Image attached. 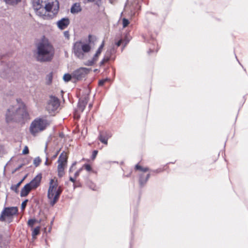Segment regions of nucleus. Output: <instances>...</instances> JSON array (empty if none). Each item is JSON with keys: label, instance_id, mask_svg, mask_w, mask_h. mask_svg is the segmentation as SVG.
Returning a JSON list of instances; mask_svg holds the SVG:
<instances>
[{"label": "nucleus", "instance_id": "nucleus-21", "mask_svg": "<svg viewBox=\"0 0 248 248\" xmlns=\"http://www.w3.org/2000/svg\"><path fill=\"white\" fill-rule=\"evenodd\" d=\"M21 0H2L8 5L15 6L19 3Z\"/></svg>", "mask_w": 248, "mask_h": 248}, {"label": "nucleus", "instance_id": "nucleus-8", "mask_svg": "<svg viewBox=\"0 0 248 248\" xmlns=\"http://www.w3.org/2000/svg\"><path fill=\"white\" fill-rule=\"evenodd\" d=\"M135 169L137 170H140L141 171V173L139 174V184L140 187H143L146 184L148 179L150 177V174L148 173L145 174L146 172L149 170V168L147 167L143 168L138 164L135 166Z\"/></svg>", "mask_w": 248, "mask_h": 248}, {"label": "nucleus", "instance_id": "nucleus-42", "mask_svg": "<svg viewBox=\"0 0 248 248\" xmlns=\"http://www.w3.org/2000/svg\"><path fill=\"white\" fill-rule=\"evenodd\" d=\"M104 63H105V62L101 61L100 62V66H102V65H104Z\"/></svg>", "mask_w": 248, "mask_h": 248}, {"label": "nucleus", "instance_id": "nucleus-39", "mask_svg": "<svg viewBox=\"0 0 248 248\" xmlns=\"http://www.w3.org/2000/svg\"><path fill=\"white\" fill-rule=\"evenodd\" d=\"M51 80H52V76L51 75H49L48 76V81H49V83H50L51 82Z\"/></svg>", "mask_w": 248, "mask_h": 248}, {"label": "nucleus", "instance_id": "nucleus-45", "mask_svg": "<svg viewBox=\"0 0 248 248\" xmlns=\"http://www.w3.org/2000/svg\"><path fill=\"white\" fill-rule=\"evenodd\" d=\"M94 0H87L88 2H93Z\"/></svg>", "mask_w": 248, "mask_h": 248}, {"label": "nucleus", "instance_id": "nucleus-37", "mask_svg": "<svg viewBox=\"0 0 248 248\" xmlns=\"http://www.w3.org/2000/svg\"><path fill=\"white\" fill-rule=\"evenodd\" d=\"M121 43H122V40H120L116 43V45L117 46H119L121 45Z\"/></svg>", "mask_w": 248, "mask_h": 248}, {"label": "nucleus", "instance_id": "nucleus-23", "mask_svg": "<svg viewBox=\"0 0 248 248\" xmlns=\"http://www.w3.org/2000/svg\"><path fill=\"white\" fill-rule=\"evenodd\" d=\"M41 162V159L39 157H35L33 160V164L35 167H38Z\"/></svg>", "mask_w": 248, "mask_h": 248}, {"label": "nucleus", "instance_id": "nucleus-24", "mask_svg": "<svg viewBox=\"0 0 248 248\" xmlns=\"http://www.w3.org/2000/svg\"><path fill=\"white\" fill-rule=\"evenodd\" d=\"M24 178H23V179H22L20 182H19L16 185H15V186H13L11 187V188L15 190L16 192H17V188H18V187L20 186V185H21V184L22 183V182L23 181Z\"/></svg>", "mask_w": 248, "mask_h": 248}, {"label": "nucleus", "instance_id": "nucleus-10", "mask_svg": "<svg viewBox=\"0 0 248 248\" xmlns=\"http://www.w3.org/2000/svg\"><path fill=\"white\" fill-rule=\"evenodd\" d=\"M90 69L85 67H81L73 73V77L77 80H81L89 73Z\"/></svg>", "mask_w": 248, "mask_h": 248}, {"label": "nucleus", "instance_id": "nucleus-17", "mask_svg": "<svg viewBox=\"0 0 248 248\" xmlns=\"http://www.w3.org/2000/svg\"><path fill=\"white\" fill-rule=\"evenodd\" d=\"M115 51L116 50L114 48V47H111L107 49L105 53V55H106L107 57L109 58L110 60H114L115 58H113L112 56L113 54L115 53Z\"/></svg>", "mask_w": 248, "mask_h": 248}, {"label": "nucleus", "instance_id": "nucleus-44", "mask_svg": "<svg viewBox=\"0 0 248 248\" xmlns=\"http://www.w3.org/2000/svg\"><path fill=\"white\" fill-rule=\"evenodd\" d=\"M58 153H59V152H57V153L56 154H55V155L53 156L54 158H55V157H56L57 156V155L58 154Z\"/></svg>", "mask_w": 248, "mask_h": 248}, {"label": "nucleus", "instance_id": "nucleus-6", "mask_svg": "<svg viewBox=\"0 0 248 248\" xmlns=\"http://www.w3.org/2000/svg\"><path fill=\"white\" fill-rule=\"evenodd\" d=\"M48 121L45 119L36 118L31 124L30 127L31 133L35 136L37 133L43 131L49 125Z\"/></svg>", "mask_w": 248, "mask_h": 248}, {"label": "nucleus", "instance_id": "nucleus-32", "mask_svg": "<svg viewBox=\"0 0 248 248\" xmlns=\"http://www.w3.org/2000/svg\"><path fill=\"white\" fill-rule=\"evenodd\" d=\"M28 201V200H25L24 201H23L22 202V204H21V209L22 210L24 209L26 207Z\"/></svg>", "mask_w": 248, "mask_h": 248}, {"label": "nucleus", "instance_id": "nucleus-35", "mask_svg": "<svg viewBox=\"0 0 248 248\" xmlns=\"http://www.w3.org/2000/svg\"><path fill=\"white\" fill-rule=\"evenodd\" d=\"M82 170V168H80L75 172V178H77L79 175V173Z\"/></svg>", "mask_w": 248, "mask_h": 248}, {"label": "nucleus", "instance_id": "nucleus-12", "mask_svg": "<svg viewBox=\"0 0 248 248\" xmlns=\"http://www.w3.org/2000/svg\"><path fill=\"white\" fill-rule=\"evenodd\" d=\"M58 28L60 30L66 28L70 24V20L68 17H64L57 22Z\"/></svg>", "mask_w": 248, "mask_h": 248}, {"label": "nucleus", "instance_id": "nucleus-25", "mask_svg": "<svg viewBox=\"0 0 248 248\" xmlns=\"http://www.w3.org/2000/svg\"><path fill=\"white\" fill-rule=\"evenodd\" d=\"M36 222V220L35 219H30L28 221V225L30 227H32L34 223Z\"/></svg>", "mask_w": 248, "mask_h": 248}, {"label": "nucleus", "instance_id": "nucleus-5", "mask_svg": "<svg viewBox=\"0 0 248 248\" xmlns=\"http://www.w3.org/2000/svg\"><path fill=\"white\" fill-rule=\"evenodd\" d=\"M62 192L60 187H58L57 181L51 179L49 182V188L47 191V198L49 204L53 206L58 201L60 196Z\"/></svg>", "mask_w": 248, "mask_h": 248}, {"label": "nucleus", "instance_id": "nucleus-26", "mask_svg": "<svg viewBox=\"0 0 248 248\" xmlns=\"http://www.w3.org/2000/svg\"><path fill=\"white\" fill-rule=\"evenodd\" d=\"M71 78V76L69 74H65L63 77V80L66 82H68L70 80Z\"/></svg>", "mask_w": 248, "mask_h": 248}, {"label": "nucleus", "instance_id": "nucleus-7", "mask_svg": "<svg viewBox=\"0 0 248 248\" xmlns=\"http://www.w3.org/2000/svg\"><path fill=\"white\" fill-rule=\"evenodd\" d=\"M18 212L16 207H5L1 213L0 221L10 223L13 221V216Z\"/></svg>", "mask_w": 248, "mask_h": 248}, {"label": "nucleus", "instance_id": "nucleus-40", "mask_svg": "<svg viewBox=\"0 0 248 248\" xmlns=\"http://www.w3.org/2000/svg\"><path fill=\"white\" fill-rule=\"evenodd\" d=\"M45 165H48V158H46V161L45 162Z\"/></svg>", "mask_w": 248, "mask_h": 248}, {"label": "nucleus", "instance_id": "nucleus-22", "mask_svg": "<svg viewBox=\"0 0 248 248\" xmlns=\"http://www.w3.org/2000/svg\"><path fill=\"white\" fill-rule=\"evenodd\" d=\"M40 227H37L35 228L32 232V236L34 238L36 235H37L40 232Z\"/></svg>", "mask_w": 248, "mask_h": 248}, {"label": "nucleus", "instance_id": "nucleus-9", "mask_svg": "<svg viewBox=\"0 0 248 248\" xmlns=\"http://www.w3.org/2000/svg\"><path fill=\"white\" fill-rule=\"evenodd\" d=\"M60 105L59 99L57 97L51 95L46 106V109L50 113L54 112L58 108Z\"/></svg>", "mask_w": 248, "mask_h": 248}, {"label": "nucleus", "instance_id": "nucleus-13", "mask_svg": "<svg viewBox=\"0 0 248 248\" xmlns=\"http://www.w3.org/2000/svg\"><path fill=\"white\" fill-rule=\"evenodd\" d=\"M88 95H84L79 99L78 104V108L79 110L83 112L88 102Z\"/></svg>", "mask_w": 248, "mask_h": 248}, {"label": "nucleus", "instance_id": "nucleus-19", "mask_svg": "<svg viewBox=\"0 0 248 248\" xmlns=\"http://www.w3.org/2000/svg\"><path fill=\"white\" fill-rule=\"evenodd\" d=\"M66 165L58 163L57 170H58V175L60 177H62L63 176L64 174V167Z\"/></svg>", "mask_w": 248, "mask_h": 248}, {"label": "nucleus", "instance_id": "nucleus-20", "mask_svg": "<svg viewBox=\"0 0 248 248\" xmlns=\"http://www.w3.org/2000/svg\"><path fill=\"white\" fill-rule=\"evenodd\" d=\"M104 45H105V41H103L102 42V44L99 46V48L97 49V51H96V53H95V54L93 56L94 60H98V57H99V55H100V54L102 51V49L104 46Z\"/></svg>", "mask_w": 248, "mask_h": 248}, {"label": "nucleus", "instance_id": "nucleus-34", "mask_svg": "<svg viewBox=\"0 0 248 248\" xmlns=\"http://www.w3.org/2000/svg\"><path fill=\"white\" fill-rule=\"evenodd\" d=\"M109 60H110L109 58H108L106 55H104V58L102 60V61L106 63L108 62Z\"/></svg>", "mask_w": 248, "mask_h": 248}, {"label": "nucleus", "instance_id": "nucleus-27", "mask_svg": "<svg viewBox=\"0 0 248 248\" xmlns=\"http://www.w3.org/2000/svg\"><path fill=\"white\" fill-rule=\"evenodd\" d=\"M81 168H85L88 171H91L92 170L91 166L89 164H84Z\"/></svg>", "mask_w": 248, "mask_h": 248}, {"label": "nucleus", "instance_id": "nucleus-43", "mask_svg": "<svg viewBox=\"0 0 248 248\" xmlns=\"http://www.w3.org/2000/svg\"><path fill=\"white\" fill-rule=\"evenodd\" d=\"M64 35H65V36L68 35V31H65L64 32Z\"/></svg>", "mask_w": 248, "mask_h": 248}, {"label": "nucleus", "instance_id": "nucleus-15", "mask_svg": "<svg viewBox=\"0 0 248 248\" xmlns=\"http://www.w3.org/2000/svg\"><path fill=\"white\" fill-rule=\"evenodd\" d=\"M32 188L30 186L29 184H27L21 189L20 192L21 197L27 196Z\"/></svg>", "mask_w": 248, "mask_h": 248}, {"label": "nucleus", "instance_id": "nucleus-46", "mask_svg": "<svg viewBox=\"0 0 248 248\" xmlns=\"http://www.w3.org/2000/svg\"><path fill=\"white\" fill-rule=\"evenodd\" d=\"M92 106V104H90L89 105V107H91Z\"/></svg>", "mask_w": 248, "mask_h": 248}, {"label": "nucleus", "instance_id": "nucleus-41", "mask_svg": "<svg viewBox=\"0 0 248 248\" xmlns=\"http://www.w3.org/2000/svg\"><path fill=\"white\" fill-rule=\"evenodd\" d=\"M104 63H105V62L101 61L100 62V66H102V65H104Z\"/></svg>", "mask_w": 248, "mask_h": 248}, {"label": "nucleus", "instance_id": "nucleus-18", "mask_svg": "<svg viewBox=\"0 0 248 248\" xmlns=\"http://www.w3.org/2000/svg\"><path fill=\"white\" fill-rule=\"evenodd\" d=\"M81 11V8L79 3H75L71 8V12L73 14L78 13Z\"/></svg>", "mask_w": 248, "mask_h": 248}, {"label": "nucleus", "instance_id": "nucleus-2", "mask_svg": "<svg viewBox=\"0 0 248 248\" xmlns=\"http://www.w3.org/2000/svg\"><path fill=\"white\" fill-rule=\"evenodd\" d=\"M27 116L25 106L20 99H16V104L11 106L5 114L7 123L21 122Z\"/></svg>", "mask_w": 248, "mask_h": 248}, {"label": "nucleus", "instance_id": "nucleus-16", "mask_svg": "<svg viewBox=\"0 0 248 248\" xmlns=\"http://www.w3.org/2000/svg\"><path fill=\"white\" fill-rule=\"evenodd\" d=\"M67 162V157L66 154L63 152L59 157L58 163L59 164L66 165Z\"/></svg>", "mask_w": 248, "mask_h": 248}, {"label": "nucleus", "instance_id": "nucleus-30", "mask_svg": "<svg viewBox=\"0 0 248 248\" xmlns=\"http://www.w3.org/2000/svg\"><path fill=\"white\" fill-rule=\"evenodd\" d=\"M108 80V78H106V79H102V80H100L98 82V85L99 86H103L104 83Z\"/></svg>", "mask_w": 248, "mask_h": 248}, {"label": "nucleus", "instance_id": "nucleus-4", "mask_svg": "<svg viewBox=\"0 0 248 248\" xmlns=\"http://www.w3.org/2000/svg\"><path fill=\"white\" fill-rule=\"evenodd\" d=\"M95 40V37L89 35L88 36L89 43H85L82 41L75 42L73 46V52L75 55L80 59H83L84 53L89 52L91 49V46L89 44Z\"/></svg>", "mask_w": 248, "mask_h": 248}, {"label": "nucleus", "instance_id": "nucleus-14", "mask_svg": "<svg viewBox=\"0 0 248 248\" xmlns=\"http://www.w3.org/2000/svg\"><path fill=\"white\" fill-rule=\"evenodd\" d=\"M41 179V174L37 175L29 183H28V184H29L32 189H35L39 186Z\"/></svg>", "mask_w": 248, "mask_h": 248}, {"label": "nucleus", "instance_id": "nucleus-29", "mask_svg": "<svg viewBox=\"0 0 248 248\" xmlns=\"http://www.w3.org/2000/svg\"><path fill=\"white\" fill-rule=\"evenodd\" d=\"M97 61V60H94V57H93L92 60L88 61L87 65L89 66L93 65Z\"/></svg>", "mask_w": 248, "mask_h": 248}, {"label": "nucleus", "instance_id": "nucleus-31", "mask_svg": "<svg viewBox=\"0 0 248 248\" xmlns=\"http://www.w3.org/2000/svg\"><path fill=\"white\" fill-rule=\"evenodd\" d=\"M29 151L28 147L27 146H26L22 151V154L26 155V154H28L29 153Z\"/></svg>", "mask_w": 248, "mask_h": 248}, {"label": "nucleus", "instance_id": "nucleus-3", "mask_svg": "<svg viewBox=\"0 0 248 248\" xmlns=\"http://www.w3.org/2000/svg\"><path fill=\"white\" fill-rule=\"evenodd\" d=\"M32 5L36 14L40 16H45L46 12L57 14L59 10L57 0H32Z\"/></svg>", "mask_w": 248, "mask_h": 248}, {"label": "nucleus", "instance_id": "nucleus-1", "mask_svg": "<svg viewBox=\"0 0 248 248\" xmlns=\"http://www.w3.org/2000/svg\"><path fill=\"white\" fill-rule=\"evenodd\" d=\"M55 49L48 41L44 38L36 45V59L40 62H50L53 58Z\"/></svg>", "mask_w": 248, "mask_h": 248}, {"label": "nucleus", "instance_id": "nucleus-28", "mask_svg": "<svg viewBox=\"0 0 248 248\" xmlns=\"http://www.w3.org/2000/svg\"><path fill=\"white\" fill-rule=\"evenodd\" d=\"M129 22L128 19L126 18H123V26L124 28H125L128 24Z\"/></svg>", "mask_w": 248, "mask_h": 248}, {"label": "nucleus", "instance_id": "nucleus-11", "mask_svg": "<svg viewBox=\"0 0 248 248\" xmlns=\"http://www.w3.org/2000/svg\"><path fill=\"white\" fill-rule=\"evenodd\" d=\"M112 137V134L109 131H100L98 136L99 140L105 145L108 144V140Z\"/></svg>", "mask_w": 248, "mask_h": 248}, {"label": "nucleus", "instance_id": "nucleus-36", "mask_svg": "<svg viewBox=\"0 0 248 248\" xmlns=\"http://www.w3.org/2000/svg\"><path fill=\"white\" fill-rule=\"evenodd\" d=\"M76 162H74V163L72 164V165L71 167L70 168V169H69V172H72V171H73V167L74 166H75V165H76Z\"/></svg>", "mask_w": 248, "mask_h": 248}, {"label": "nucleus", "instance_id": "nucleus-33", "mask_svg": "<svg viewBox=\"0 0 248 248\" xmlns=\"http://www.w3.org/2000/svg\"><path fill=\"white\" fill-rule=\"evenodd\" d=\"M97 153H98V151L97 150H94L93 151L92 156V158L93 159H94L96 157V156L97 155Z\"/></svg>", "mask_w": 248, "mask_h": 248}, {"label": "nucleus", "instance_id": "nucleus-38", "mask_svg": "<svg viewBox=\"0 0 248 248\" xmlns=\"http://www.w3.org/2000/svg\"><path fill=\"white\" fill-rule=\"evenodd\" d=\"M69 180L70 181H71L73 183H74L75 182V179L72 177H70Z\"/></svg>", "mask_w": 248, "mask_h": 248}]
</instances>
